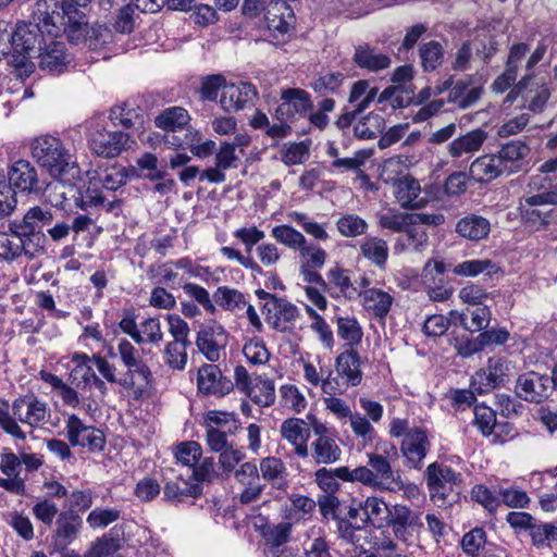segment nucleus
Segmentation results:
<instances>
[{
  "label": "nucleus",
  "instance_id": "f257e3e1",
  "mask_svg": "<svg viewBox=\"0 0 557 557\" xmlns=\"http://www.w3.org/2000/svg\"><path fill=\"white\" fill-rule=\"evenodd\" d=\"M110 124L114 129H108L109 123L103 116H98L90 122L89 136H108L111 139H134L144 136L147 128V121L139 109L131 108L126 104L112 108Z\"/></svg>",
  "mask_w": 557,
  "mask_h": 557
},
{
  "label": "nucleus",
  "instance_id": "f03ea898",
  "mask_svg": "<svg viewBox=\"0 0 557 557\" xmlns=\"http://www.w3.org/2000/svg\"><path fill=\"white\" fill-rule=\"evenodd\" d=\"M382 454H369L368 465L359 472L360 482L366 486L381 492H399L403 487V478L399 470L392 468L389 457H397V448L392 443H383Z\"/></svg>",
  "mask_w": 557,
  "mask_h": 557
},
{
  "label": "nucleus",
  "instance_id": "7ed1b4c3",
  "mask_svg": "<svg viewBox=\"0 0 557 557\" xmlns=\"http://www.w3.org/2000/svg\"><path fill=\"white\" fill-rule=\"evenodd\" d=\"M117 352L127 369L119 385L128 391L135 400L143 399L152 382L150 368L139 357L136 347L125 338L119 341Z\"/></svg>",
  "mask_w": 557,
  "mask_h": 557
},
{
  "label": "nucleus",
  "instance_id": "20e7f679",
  "mask_svg": "<svg viewBox=\"0 0 557 557\" xmlns=\"http://www.w3.org/2000/svg\"><path fill=\"white\" fill-rule=\"evenodd\" d=\"M32 154L54 178L65 182L79 178V168L62 141H34Z\"/></svg>",
  "mask_w": 557,
  "mask_h": 557
},
{
  "label": "nucleus",
  "instance_id": "39448f33",
  "mask_svg": "<svg viewBox=\"0 0 557 557\" xmlns=\"http://www.w3.org/2000/svg\"><path fill=\"white\" fill-rule=\"evenodd\" d=\"M426 485L431 499L438 507H447L455 502L458 493L455 491L462 482V474L449 466L432 462L425 471Z\"/></svg>",
  "mask_w": 557,
  "mask_h": 557
},
{
  "label": "nucleus",
  "instance_id": "423d86ee",
  "mask_svg": "<svg viewBox=\"0 0 557 557\" xmlns=\"http://www.w3.org/2000/svg\"><path fill=\"white\" fill-rule=\"evenodd\" d=\"M79 13V10H71L69 3L62 2L60 5L57 0H40L36 3L34 11L35 24L41 29V34L54 38L61 32L69 35L72 15Z\"/></svg>",
  "mask_w": 557,
  "mask_h": 557
},
{
  "label": "nucleus",
  "instance_id": "0eeeda50",
  "mask_svg": "<svg viewBox=\"0 0 557 557\" xmlns=\"http://www.w3.org/2000/svg\"><path fill=\"white\" fill-rule=\"evenodd\" d=\"M281 104L275 110V117L278 122L290 124L292 135H305V128H299L297 122L300 119H306V113L311 108L310 95L297 88H289L282 90Z\"/></svg>",
  "mask_w": 557,
  "mask_h": 557
},
{
  "label": "nucleus",
  "instance_id": "6e6552de",
  "mask_svg": "<svg viewBox=\"0 0 557 557\" xmlns=\"http://www.w3.org/2000/svg\"><path fill=\"white\" fill-rule=\"evenodd\" d=\"M413 71L410 65L397 67L393 75V86L385 88L377 98L380 103L389 102L394 108L407 107L413 100V85L411 84Z\"/></svg>",
  "mask_w": 557,
  "mask_h": 557
},
{
  "label": "nucleus",
  "instance_id": "1a4fd4ad",
  "mask_svg": "<svg viewBox=\"0 0 557 557\" xmlns=\"http://www.w3.org/2000/svg\"><path fill=\"white\" fill-rule=\"evenodd\" d=\"M44 34L35 23H20L13 32V52L18 54L20 60H15L16 66L30 72L33 64L27 63L26 59L32 57V52L41 46Z\"/></svg>",
  "mask_w": 557,
  "mask_h": 557
},
{
  "label": "nucleus",
  "instance_id": "9d476101",
  "mask_svg": "<svg viewBox=\"0 0 557 557\" xmlns=\"http://www.w3.org/2000/svg\"><path fill=\"white\" fill-rule=\"evenodd\" d=\"M70 18L72 20L69 28V39L72 42H86L89 48L98 49L111 41V30L104 25L96 24L89 26L82 11L75 13Z\"/></svg>",
  "mask_w": 557,
  "mask_h": 557
},
{
  "label": "nucleus",
  "instance_id": "9b49d317",
  "mask_svg": "<svg viewBox=\"0 0 557 557\" xmlns=\"http://www.w3.org/2000/svg\"><path fill=\"white\" fill-rule=\"evenodd\" d=\"M119 327L138 345H159L163 341L161 322L158 318H147L138 325L135 314L127 312L119 322Z\"/></svg>",
  "mask_w": 557,
  "mask_h": 557
},
{
  "label": "nucleus",
  "instance_id": "f8f14e48",
  "mask_svg": "<svg viewBox=\"0 0 557 557\" xmlns=\"http://www.w3.org/2000/svg\"><path fill=\"white\" fill-rule=\"evenodd\" d=\"M66 438L72 446L87 447L91 451H99L104 446L103 433L87 425L76 414H70L65 421Z\"/></svg>",
  "mask_w": 557,
  "mask_h": 557
},
{
  "label": "nucleus",
  "instance_id": "ddd939ff",
  "mask_svg": "<svg viewBox=\"0 0 557 557\" xmlns=\"http://www.w3.org/2000/svg\"><path fill=\"white\" fill-rule=\"evenodd\" d=\"M509 363L499 357L487 360L485 368L478 370L471 379L470 387L482 395L502 385L509 375Z\"/></svg>",
  "mask_w": 557,
  "mask_h": 557
},
{
  "label": "nucleus",
  "instance_id": "4468645a",
  "mask_svg": "<svg viewBox=\"0 0 557 557\" xmlns=\"http://www.w3.org/2000/svg\"><path fill=\"white\" fill-rule=\"evenodd\" d=\"M8 186L27 195H39L45 190L36 168L26 160H18L11 166Z\"/></svg>",
  "mask_w": 557,
  "mask_h": 557
},
{
  "label": "nucleus",
  "instance_id": "2eb2a0df",
  "mask_svg": "<svg viewBox=\"0 0 557 557\" xmlns=\"http://www.w3.org/2000/svg\"><path fill=\"white\" fill-rule=\"evenodd\" d=\"M552 384V376L529 371L520 374L517 379L516 394L525 401L541 403L548 397Z\"/></svg>",
  "mask_w": 557,
  "mask_h": 557
},
{
  "label": "nucleus",
  "instance_id": "dca6fc26",
  "mask_svg": "<svg viewBox=\"0 0 557 557\" xmlns=\"http://www.w3.org/2000/svg\"><path fill=\"white\" fill-rule=\"evenodd\" d=\"M430 446L426 432L420 428H412L400 444L405 466L410 469H421L422 461L426 457Z\"/></svg>",
  "mask_w": 557,
  "mask_h": 557
},
{
  "label": "nucleus",
  "instance_id": "f3484780",
  "mask_svg": "<svg viewBox=\"0 0 557 557\" xmlns=\"http://www.w3.org/2000/svg\"><path fill=\"white\" fill-rule=\"evenodd\" d=\"M257 98L258 91L252 84L237 82L224 86L220 103L225 111H239L252 107Z\"/></svg>",
  "mask_w": 557,
  "mask_h": 557
},
{
  "label": "nucleus",
  "instance_id": "a211bd4d",
  "mask_svg": "<svg viewBox=\"0 0 557 557\" xmlns=\"http://www.w3.org/2000/svg\"><path fill=\"white\" fill-rule=\"evenodd\" d=\"M198 391L207 396L223 397L233 391V382L215 364H203L197 372Z\"/></svg>",
  "mask_w": 557,
  "mask_h": 557
},
{
  "label": "nucleus",
  "instance_id": "6ab92c4d",
  "mask_svg": "<svg viewBox=\"0 0 557 557\" xmlns=\"http://www.w3.org/2000/svg\"><path fill=\"white\" fill-rule=\"evenodd\" d=\"M196 344L208 360L218 361L221 350L227 344V333L221 324L210 322L198 332Z\"/></svg>",
  "mask_w": 557,
  "mask_h": 557
},
{
  "label": "nucleus",
  "instance_id": "aec40b11",
  "mask_svg": "<svg viewBox=\"0 0 557 557\" xmlns=\"http://www.w3.org/2000/svg\"><path fill=\"white\" fill-rule=\"evenodd\" d=\"M12 414L20 422L36 428L47 421L50 410L45 401L34 396H24L13 401Z\"/></svg>",
  "mask_w": 557,
  "mask_h": 557
},
{
  "label": "nucleus",
  "instance_id": "412c9836",
  "mask_svg": "<svg viewBox=\"0 0 557 557\" xmlns=\"http://www.w3.org/2000/svg\"><path fill=\"white\" fill-rule=\"evenodd\" d=\"M273 301L265 313L267 322L277 332H292L300 318L298 307L285 298H273Z\"/></svg>",
  "mask_w": 557,
  "mask_h": 557
},
{
  "label": "nucleus",
  "instance_id": "4be33fe9",
  "mask_svg": "<svg viewBox=\"0 0 557 557\" xmlns=\"http://www.w3.org/2000/svg\"><path fill=\"white\" fill-rule=\"evenodd\" d=\"M280 433L294 447V451L298 457L307 458L309 456L308 440L310 437V428L307 421L299 418L286 419L281 424Z\"/></svg>",
  "mask_w": 557,
  "mask_h": 557
},
{
  "label": "nucleus",
  "instance_id": "5701e85b",
  "mask_svg": "<svg viewBox=\"0 0 557 557\" xmlns=\"http://www.w3.org/2000/svg\"><path fill=\"white\" fill-rule=\"evenodd\" d=\"M528 51L529 46L527 44H517L511 47L505 72L499 75L492 85V89L495 92L502 94L513 85L518 76L519 64L524 59Z\"/></svg>",
  "mask_w": 557,
  "mask_h": 557
},
{
  "label": "nucleus",
  "instance_id": "b1692460",
  "mask_svg": "<svg viewBox=\"0 0 557 557\" xmlns=\"http://www.w3.org/2000/svg\"><path fill=\"white\" fill-rule=\"evenodd\" d=\"M547 75L532 77L525 74L518 83L517 88L522 91L530 86H535V89L529 90V109L533 112H540L550 97V88L547 87Z\"/></svg>",
  "mask_w": 557,
  "mask_h": 557
},
{
  "label": "nucleus",
  "instance_id": "393cba45",
  "mask_svg": "<svg viewBox=\"0 0 557 557\" xmlns=\"http://www.w3.org/2000/svg\"><path fill=\"white\" fill-rule=\"evenodd\" d=\"M202 492L201 485L194 483L193 479H188L187 473H180L175 480L168 479L165 482L163 494L166 500L178 504L185 499L199 496Z\"/></svg>",
  "mask_w": 557,
  "mask_h": 557
},
{
  "label": "nucleus",
  "instance_id": "a878e982",
  "mask_svg": "<svg viewBox=\"0 0 557 557\" xmlns=\"http://www.w3.org/2000/svg\"><path fill=\"white\" fill-rule=\"evenodd\" d=\"M393 195L400 207L405 209H418L425 205L426 200L421 197L420 183L407 174L393 188Z\"/></svg>",
  "mask_w": 557,
  "mask_h": 557
},
{
  "label": "nucleus",
  "instance_id": "bb28decb",
  "mask_svg": "<svg viewBox=\"0 0 557 557\" xmlns=\"http://www.w3.org/2000/svg\"><path fill=\"white\" fill-rule=\"evenodd\" d=\"M357 297L361 299V305L367 311L381 320L386 318L394 301L393 296L381 288L359 290Z\"/></svg>",
  "mask_w": 557,
  "mask_h": 557
},
{
  "label": "nucleus",
  "instance_id": "cd10ccee",
  "mask_svg": "<svg viewBox=\"0 0 557 557\" xmlns=\"http://www.w3.org/2000/svg\"><path fill=\"white\" fill-rule=\"evenodd\" d=\"M335 369L337 375L346 381V386H357L360 384L362 373L357 349H345L341 352L336 357Z\"/></svg>",
  "mask_w": 557,
  "mask_h": 557
},
{
  "label": "nucleus",
  "instance_id": "c85d7f7f",
  "mask_svg": "<svg viewBox=\"0 0 557 557\" xmlns=\"http://www.w3.org/2000/svg\"><path fill=\"white\" fill-rule=\"evenodd\" d=\"M530 148L524 141H508L499 150L497 157L502 160L506 174L521 170L527 162Z\"/></svg>",
  "mask_w": 557,
  "mask_h": 557
},
{
  "label": "nucleus",
  "instance_id": "c756f323",
  "mask_svg": "<svg viewBox=\"0 0 557 557\" xmlns=\"http://www.w3.org/2000/svg\"><path fill=\"white\" fill-rule=\"evenodd\" d=\"M317 507V503L305 495L293 494L282 511V518L290 523L308 519Z\"/></svg>",
  "mask_w": 557,
  "mask_h": 557
},
{
  "label": "nucleus",
  "instance_id": "7c9ffc66",
  "mask_svg": "<svg viewBox=\"0 0 557 557\" xmlns=\"http://www.w3.org/2000/svg\"><path fill=\"white\" fill-rule=\"evenodd\" d=\"M354 61L359 67L371 72L385 70L392 64L389 55L382 53L368 45L358 46L356 48Z\"/></svg>",
  "mask_w": 557,
  "mask_h": 557
},
{
  "label": "nucleus",
  "instance_id": "2f4dec72",
  "mask_svg": "<svg viewBox=\"0 0 557 557\" xmlns=\"http://www.w3.org/2000/svg\"><path fill=\"white\" fill-rule=\"evenodd\" d=\"M39 65L42 70L51 73H61L66 65V54L64 44L51 39L42 49L39 47Z\"/></svg>",
  "mask_w": 557,
  "mask_h": 557
},
{
  "label": "nucleus",
  "instance_id": "473e14b6",
  "mask_svg": "<svg viewBox=\"0 0 557 557\" xmlns=\"http://www.w3.org/2000/svg\"><path fill=\"white\" fill-rule=\"evenodd\" d=\"M470 173L478 182H491L506 173L497 154L483 156L472 162Z\"/></svg>",
  "mask_w": 557,
  "mask_h": 557
},
{
  "label": "nucleus",
  "instance_id": "72a5a7b5",
  "mask_svg": "<svg viewBox=\"0 0 557 557\" xmlns=\"http://www.w3.org/2000/svg\"><path fill=\"white\" fill-rule=\"evenodd\" d=\"M53 221V213L50 209H45L39 206L29 208L22 221H10L9 230L26 228L29 231H41Z\"/></svg>",
  "mask_w": 557,
  "mask_h": 557
},
{
  "label": "nucleus",
  "instance_id": "f704fd0d",
  "mask_svg": "<svg viewBox=\"0 0 557 557\" xmlns=\"http://www.w3.org/2000/svg\"><path fill=\"white\" fill-rule=\"evenodd\" d=\"M491 231V224L487 219L469 214L460 219L456 224V232L463 238L470 240H481L485 238Z\"/></svg>",
  "mask_w": 557,
  "mask_h": 557
},
{
  "label": "nucleus",
  "instance_id": "c9c22d12",
  "mask_svg": "<svg viewBox=\"0 0 557 557\" xmlns=\"http://www.w3.org/2000/svg\"><path fill=\"white\" fill-rule=\"evenodd\" d=\"M311 456L317 463L331 465L341 459L342 449L331 436L315 437L311 443Z\"/></svg>",
  "mask_w": 557,
  "mask_h": 557
},
{
  "label": "nucleus",
  "instance_id": "e433bc0d",
  "mask_svg": "<svg viewBox=\"0 0 557 557\" xmlns=\"http://www.w3.org/2000/svg\"><path fill=\"white\" fill-rule=\"evenodd\" d=\"M377 88L370 87V83L366 79H360L352 84L348 103L354 113H361L369 108L370 103L374 101L377 96Z\"/></svg>",
  "mask_w": 557,
  "mask_h": 557
},
{
  "label": "nucleus",
  "instance_id": "4c0bfd02",
  "mask_svg": "<svg viewBox=\"0 0 557 557\" xmlns=\"http://www.w3.org/2000/svg\"><path fill=\"white\" fill-rule=\"evenodd\" d=\"M259 470L262 478L274 488H284L287 483V469L277 457H265L260 460Z\"/></svg>",
  "mask_w": 557,
  "mask_h": 557
},
{
  "label": "nucleus",
  "instance_id": "58836bf2",
  "mask_svg": "<svg viewBox=\"0 0 557 557\" xmlns=\"http://www.w3.org/2000/svg\"><path fill=\"white\" fill-rule=\"evenodd\" d=\"M245 394L261 407L271 406L275 401L274 382L268 376L258 375L253 377V382Z\"/></svg>",
  "mask_w": 557,
  "mask_h": 557
},
{
  "label": "nucleus",
  "instance_id": "ea45409f",
  "mask_svg": "<svg viewBox=\"0 0 557 557\" xmlns=\"http://www.w3.org/2000/svg\"><path fill=\"white\" fill-rule=\"evenodd\" d=\"M362 504L363 513L360 517L361 525L371 523L380 528L388 520L391 510L382 498L371 496L363 500Z\"/></svg>",
  "mask_w": 557,
  "mask_h": 557
},
{
  "label": "nucleus",
  "instance_id": "a19ab883",
  "mask_svg": "<svg viewBox=\"0 0 557 557\" xmlns=\"http://www.w3.org/2000/svg\"><path fill=\"white\" fill-rule=\"evenodd\" d=\"M329 284L337 289L338 295L346 299H354L357 297L359 289L352 284L350 271L344 269L338 264L330 268L326 273Z\"/></svg>",
  "mask_w": 557,
  "mask_h": 557
},
{
  "label": "nucleus",
  "instance_id": "79ce46f5",
  "mask_svg": "<svg viewBox=\"0 0 557 557\" xmlns=\"http://www.w3.org/2000/svg\"><path fill=\"white\" fill-rule=\"evenodd\" d=\"M482 91V86H470L468 83L459 81L449 89L448 100L459 108L466 109L480 99Z\"/></svg>",
  "mask_w": 557,
  "mask_h": 557
},
{
  "label": "nucleus",
  "instance_id": "37998d69",
  "mask_svg": "<svg viewBox=\"0 0 557 557\" xmlns=\"http://www.w3.org/2000/svg\"><path fill=\"white\" fill-rule=\"evenodd\" d=\"M361 255L371 263L383 268L387 261L389 249L387 243L380 237H367L360 243Z\"/></svg>",
  "mask_w": 557,
  "mask_h": 557
},
{
  "label": "nucleus",
  "instance_id": "c03bdc74",
  "mask_svg": "<svg viewBox=\"0 0 557 557\" xmlns=\"http://www.w3.org/2000/svg\"><path fill=\"white\" fill-rule=\"evenodd\" d=\"M337 334L346 342V349H356L361 343L363 331L355 317H337L336 318Z\"/></svg>",
  "mask_w": 557,
  "mask_h": 557
},
{
  "label": "nucleus",
  "instance_id": "a18cd8bd",
  "mask_svg": "<svg viewBox=\"0 0 557 557\" xmlns=\"http://www.w3.org/2000/svg\"><path fill=\"white\" fill-rule=\"evenodd\" d=\"M499 268L496 263L488 259H473L462 261L453 268V273L459 276L474 277L479 274H484L491 277L496 274Z\"/></svg>",
  "mask_w": 557,
  "mask_h": 557
},
{
  "label": "nucleus",
  "instance_id": "49530a36",
  "mask_svg": "<svg viewBox=\"0 0 557 557\" xmlns=\"http://www.w3.org/2000/svg\"><path fill=\"white\" fill-rule=\"evenodd\" d=\"M213 301L222 309L238 313L247 306L245 295L236 288L219 286L213 294Z\"/></svg>",
  "mask_w": 557,
  "mask_h": 557
},
{
  "label": "nucleus",
  "instance_id": "de8ad7c7",
  "mask_svg": "<svg viewBox=\"0 0 557 557\" xmlns=\"http://www.w3.org/2000/svg\"><path fill=\"white\" fill-rule=\"evenodd\" d=\"M190 117L188 112L181 107L165 109L156 120V126L166 132H176L187 126Z\"/></svg>",
  "mask_w": 557,
  "mask_h": 557
},
{
  "label": "nucleus",
  "instance_id": "09e8293b",
  "mask_svg": "<svg viewBox=\"0 0 557 557\" xmlns=\"http://www.w3.org/2000/svg\"><path fill=\"white\" fill-rule=\"evenodd\" d=\"M9 232L20 236V244L23 246L22 256H26L28 259H33L37 253L44 251L46 236L41 231L16 228L9 230Z\"/></svg>",
  "mask_w": 557,
  "mask_h": 557
},
{
  "label": "nucleus",
  "instance_id": "8fccbe9b",
  "mask_svg": "<svg viewBox=\"0 0 557 557\" xmlns=\"http://www.w3.org/2000/svg\"><path fill=\"white\" fill-rule=\"evenodd\" d=\"M271 236L290 250L298 251L306 244V236L288 224L276 225L271 231Z\"/></svg>",
  "mask_w": 557,
  "mask_h": 557
},
{
  "label": "nucleus",
  "instance_id": "3c124183",
  "mask_svg": "<svg viewBox=\"0 0 557 557\" xmlns=\"http://www.w3.org/2000/svg\"><path fill=\"white\" fill-rule=\"evenodd\" d=\"M250 125L255 129H263L265 135L272 138H282L292 135L293 126L290 124H284L282 122L270 124L268 116L257 111L250 120Z\"/></svg>",
  "mask_w": 557,
  "mask_h": 557
},
{
  "label": "nucleus",
  "instance_id": "603ef678",
  "mask_svg": "<svg viewBox=\"0 0 557 557\" xmlns=\"http://www.w3.org/2000/svg\"><path fill=\"white\" fill-rule=\"evenodd\" d=\"M189 344L169 342L163 350L165 364L175 371H183L187 364V348Z\"/></svg>",
  "mask_w": 557,
  "mask_h": 557
},
{
  "label": "nucleus",
  "instance_id": "864d4df0",
  "mask_svg": "<svg viewBox=\"0 0 557 557\" xmlns=\"http://www.w3.org/2000/svg\"><path fill=\"white\" fill-rule=\"evenodd\" d=\"M474 424L483 436L498 434L497 430L502 428L496 420L495 411L485 405L475 406Z\"/></svg>",
  "mask_w": 557,
  "mask_h": 557
},
{
  "label": "nucleus",
  "instance_id": "5fc2aeb1",
  "mask_svg": "<svg viewBox=\"0 0 557 557\" xmlns=\"http://www.w3.org/2000/svg\"><path fill=\"white\" fill-rule=\"evenodd\" d=\"M377 223L382 228L400 233L412 225L411 213H404L394 209H388L387 211L380 212L377 214Z\"/></svg>",
  "mask_w": 557,
  "mask_h": 557
},
{
  "label": "nucleus",
  "instance_id": "6e6d98bb",
  "mask_svg": "<svg viewBox=\"0 0 557 557\" xmlns=\"http://www.w3.org/2000/svg\"><path fill=\"white\" fill-rule=\"evenodd\" d=\"M302 267L309 269H322L326 262L327 253L319 245L306 240V244L298 250Z\"/></svg>",
  "mask_w": 557,
  "mask_h": 557
},
{
  "label": "nucleus",
  "instance_id": "4d7b16f0",
  "mask_svg": "<svg viewBox=\"0 0 557 557\" xmlns=\"http://www.w3.org/2000/svg\"><path fill=\"white\" fill-rule=\"evenodd\" d=\"M336 227L344 237H357L367 233L368 223L359 215L348 213L337 220Z\"/></svg>",
  "mask_w": 557,
  "mask_h": 557
},
{
  "label": "nucleus",
  "instance_id": "13d9d810",
  "mask_svg": "<svg viewBox=\"0 0 557 557\" xmlns=\"http://www.w3.org/2000/svg\"><path fill=\"white\" fill-rule=\"evenodd\" d=\"M407 174L405 165L397 157L383 162L380 168L379 177L383 183L389 184L394 188Z\"/></svg>",
  "mask_w": 557,
  "mask_h": 557
},
{
  "label": "nucleus",
  "instance_id": "bf43d9fd",
  "mask_svg": "<svg viewBox=\"0 0 557 557\" xmlns=\"http://www.w3.org/2000/svg\"><path fill=\"white\" fill-rule=\"evenodd\" d=\"M201 454V446L197 442L190 441L177 446L175 457L177 465L186 467V471L188 472L190 468L198 463Z\"/></svg>",
  "mask_w": 557,
  "mask_h": 557
},
{
  "label": "nucleus",
  "instance_id": "052dcab7",
  "mask_svg": "<svg viewBox=\"0 0 557 557\" xmlns=\"http://www.w3.org/2000/svg\"><path fill=\"white\" fill-rule=\"evenodd\" d=\"M346 76L341 73L326 72L320 74L311 84L313 90L322 96L327 94H335L343 85Z\"/></svg>",
  "mask_w": 557,
  "mask_h": 557
},
{
  "label": "nucleus",
  "instance_id": "680f3d73",
  "mask_svg": "<svg viewBox=\"0 0 557 557\" xmlns=\"http://www.w3.org/2000/svg\"><path fill=\"white\" fill-rule=\"evenodd\" d=\"M20 236L11 234L9 226L0 230V257L4 260H15L22 256L23 246L20 244Z\"/></svg>",
  "mask_w": 557,
  "mask_h": 557
},
{
  "label": "nucleus",
  "instance_id": "e2e57ef3",
  "mask_svg": "<svg viewBox=\"0 0 557 557\" xmlns=\"http://www.w3.org/2000/svg\"><path fill=\"white\" fill-rule=\"evenodd\" d=\"M486 544V533L482 528H474L461 539V548L468 557H478Z\"/></svg>",
  "mask_w": 557,
  "mask_h": 557
},
{
  "label": "nucleus",
  "instance_id": "0e129e2a",
  "mask_svg": "<svg viewBox=\"0 0 557 557\" xmlns=\"http://www.w3.org/2000/svg\"><path fill=\"white\" fill-rule=\"evenodd\" d=\"M265 23L274 39L284 40V37L290 32V24L283 17L276 5L268 10Z\"/></svg>",
  "mask_w": 557,
  "mask_h": 557
},
{
  "label": "nucleus",
  "instance_id": "69168bd1",
  "mask_svg": "<svg viewBox=\"0 0 557 557\" xmlns=\"http://www.w3.org/2000/svg\"><path fill=\"white\" fill-rule=\"evenodd\" d=\"M243 354L251 364H264L270 359V352L261 338L255 337L243 347Z\"/></svg>",
  "mask_w": 557,
  "mask_h": 557
},
{
  "label": "nucleus",
  "instance_id": "338daca9",
  "mask_svg": "<svg viewBox=\"0 0 557 557\" xmlns=\"http://www.w3.org/2000/svg\"><path fill=\"white\" fill-rule=\"evenodd\" d=\"M391 519L387 520L391 524H397L400 527H422L423 523L420 518V513L410 510L408 507L403 505L394 506L393 511L389 513Z\"/></svg>",
  "mask_w": 557,
  "mask_h": 557
},
{
  "label": "nucleus",
  "instance_id": "774afa93",
  "mask_svg": "<svg viewBox=\"0 0 557 557\" xmlns=\"http://www.w3.org/2000/svg\"><path fill=\"white\" fill-rule=\"evenodd\" d=\"M420 57L425 70H434L442 64L443 48L440 42L432 40L420 48Z\"/></svg>",
  "mask_w": 557,
  "mask_h": 557
}]
</instances>
